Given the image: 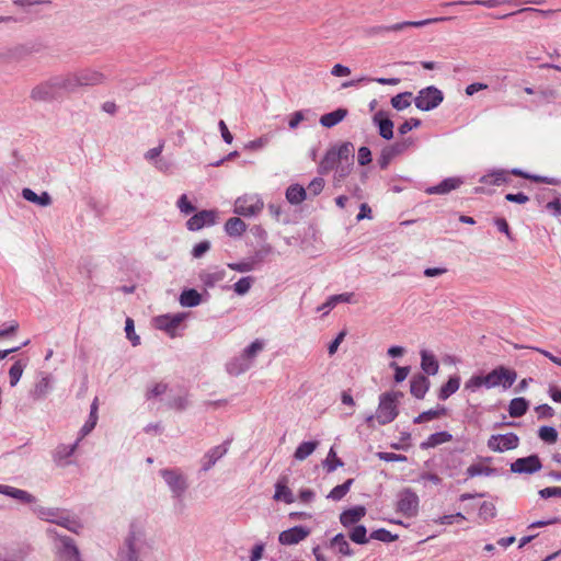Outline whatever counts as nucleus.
Returning <instances> with one entry per match:
<instances>
[{"mask_svg": "<svg viewBox=\"0 0 561 561\" xmlns=\"http://www.w3.org/2000/svg\"><path fill=\"white\" fill-rule=\"evenodd\" d=\"M353 151L354 148L348 142L330 149L320 163L321 170L323 172L340 171V176L343 178L353 164Z\"/></svg>", "mask_w": 561, "mask_h": 561, "instance_id": "nucleus-1", "label": "nucleus"}, {"mask_svg": "<svg viewBox=\"0 0 561 561\" xmlns=\"http://www.w3.org/2000/svg\"><path fill=\"white\" fill-rule=\"evenodd\" d=\"M402 398L399 391L385 392L379 397L378 407L375 414L366 417L370 424L385 425L392 422L398 415V403Z\"/></svg>", "mask_w": 561, "mask_h": 561, "instance_id": "nucleus-2", "label": "nucleus"}, {"mask_svg": "<svg viewBox=\"0 0 561 561\" xmlns=\"http://www.w3.org/2000/svg\"><path fill=\"white\" fill-rule=\"evenodd\" d=\"M486 389L501 388L506 390L517 380V373L505 366H497L486 375Z\"/></svg>", "mask_w": 561, "mask_h": 561, "instance_id": "nucleus-3", "label": "nucleus"}, {"mask_svg": "<svg viewBox=\"0 0 561 561\" xmlns=\"http://www.w3.org/2000/svg\"><path fill=\"white\" fill-rule=\"evenodd\" d=\"M519 438L514 433L491 435L486 442L488 448L493 453H505L518 447Z\"/></svg>", "mask_w": 561, "mask_h": 561, "instance_id": "nucleus-4", "label": "nucleus"}, {"mask_svg": "<svg viewBox=\"0 0 561 561\" xmlns=\"http://www.w3.org/2000/svg\"><path fill=\"white\" fill-rule=\"evenodd\" d=\"M443 101V93L435 87H427L419 92L415 98V106L421 111H431Z\"/></svg>", "mask_w": 561, "mask_h": 561, "instance_id": "nucleus-5", "label": "nucleus"}, {"mask_svg": "<svg viewBox=\"0 0 561 561\" xmlns=\"http://www.w3.org/2000/svg\"><path fill=\"white\" fill-rule=\"evenodd\" d=\"M262 208L263 202L255 195L239 197L234 203V213L241 216H253Z\"/></svg>", "mask_w": 561, "mask_h": 561, "instance_id": "nucleus-6", "label": "nucleus"}, {"mask_svg": "<svg viewBox=\"0 0 561 561\" xmlns=\"http://www.w3.org/2000/svg\"><path fill=\"white\" fill-rule=\"evenodd\" d=\"M310 535V529L305 526H294L278 534V542L282 546H294L304 541Z\"/></svg>", "mask_w": 561, "mask_h": 561, "instance_id": "nucleus-7", "label": "nucleus"}, {"mask_svg": "<svg viewBox=\"0 0 561 561\" xmlns=\"http://www.w3.org/2000/svg\"><path fill=\"white\" fill-rule=\"evenodd\" d=\"M185 319L184 313L163 314L153 319L154 325L159 330H163L171 336L175 335L178 325Z\"/></svg>", "mask_w": 561, "mask_h": 561, "instance_id": "nucleus-8", "label": "nucleus"}, {"mask_svg": "<svg viewBox=\"0 0 561 561\" xmlns=\"http://www.w3.org/2000/svg\"><path fill=\"white\" fill-rule=\"evenodd\" d=\"M541 469V462L535 455L525 458H518L511 465V470L515 473H534Z\"/></svg>", "mask_w": 561, "mask_h": 561, "instance_id": "nucleus-9", "label": "nucleus"}, {"mask_svg": "<svg viewBox=\"0 0 561 561\" xmlns=\"http://www.w3.org/2000/svg\"><path fill=\"white\" fill-rule=\"evenodd\" d=\"M366 515V507L363 505H356L353 507L345 508L340 514V523L344 528H351L355 526Z\"/></svg>", "mask_w": 561, "mask_h": 561, "instance_id": "nucleus-10", "label": "nucleus"}, {"mask_svg": "<svg viewBox=\"0 0 561 561\" xmlns=\"http://www.w3.org/2000/svg\"><path fill=\"white\" fill-rule=\"evenodd\" d=\"M217 214L214 210H203L191 217L187 221V229L191 231H197L206 226L215 224Z\"/></svg>", "mask_w": 561, "mask_h": 561, "instance_id": "nucleus-11", "label": "nucleus"}, {"mask_svg": "<svg viewBox=\"0 0 561 561\" xmlns=\"http://www.w3.org/2000/svg\"><path fill=\"white\" fill-rule=\"evenodd\" d=\"M419 507V497L415 493L411 491H404L401 494V497L398 502V508L408 515H413L416 513Z\"/></svg>", "mask_w": 561, "mask_h": 561, "instance_id": "nucleus-12", "label": "nucleus"}, {"mask_svg": "<svg viewBox=\"0 0 561 561\" xmlns=\"http://www.w3.org/2000/svg\"><path fill=\"white\" fill-rule=\"evenodd\" d=\"M374 122L378 125L379 134L382 138L390 140L393 137V123L379 112L374 116Z\"/></svg>", "mask_w": 561, "mask_h": 561, "instance_id": "nucleus-13", "label": "nucleus"}, {"mask_svg": "<svg viewBox=\"0 0 561 561\" xmlns=\"http://www.w3.org/2000/svg\"><path fill=\"white\" fill-rule=\"evenodd\" d=\"M462 181L459 178H448L442 181L438 185L431 186L426 190L427 194H446L456 190L461 185Z\"/></svg>", "mask_w": 561, "mask_h": 561, "instance_id": "nucleus-14", "label": "nucleus"}, {"mask_svg": "<svg viewBox=\"0 0 561 561\" xmlns=\"http://www.w3.org/2000/svg\"><path fill=\"white\" fill-rule=\"evenodd\" d=\"M453 435L449 432L442 431L430 435L424 442L421 443V448L430 449L438 445L449 443Z\"/></svg>", "mask_w": 561, "mask_h": 561, "instance_id": "nucleus-15", "label": "nucleus"}, {"mask_svg": "<svg viewBox=\"0 0 561 561\" xmlns=\"http://www.w3.org/2000/svg\"><path fill=\"white\" fill-rule=\"evenodd\" d=\"M421 368L425 374L435 376L438 373L439 364L433 354L428 353L427 351H422Z\"/></svg>", "mask_w": 561, "mask_h": 561, "instance_id": "nucleus-16", "label": "nucleus"}, {"mask_svg": "<svg viewBox=\"0 0 561 561\" xmlns=\"http://www.w3.org/2000/svg\"><path fill=\"white\" fill-rule=\"evenodd\" d=\"M430 388V381L424 376H415L411 380L410 391L417 398L423 399Z\"/></svg>", "mask_w": 561, "mask_h": 561, "instance_id": "nucleus-17", "label": "nucleus"}, {"mask_svg": "<svg viewBox=\"0 0 561 561\" xmlns=\"http://www.w3.org/2000/svg\"><path fill=\"white\" fill-rule=\"evenodd\" d=\"M461 379L459 376H451L449 379L444 383L438 391V398L440 400H447L450 396L456 393L460 388Z\"/></svg>", "mask_w": 561, "mask_h": 561, "instance_id": "nucleus-18", "label": "nucleus"}, {"mask_svg": "<svg viewBox=\"0 0 561 561\" xmlns=\"http://www.w3.org/2000/svg\"><path fill=\"white\" fill-rule=\"evenodd\" d=\"M273 499L275 501L285 502L286 504H291L295 502V496L284 480H279L275 484V493Z\"/></svg>", "mask_w": 561, "mask_h": 561, "instance_id": "nucleus-19", "label": "nucleus"}, {"mask_svg": "<svg viewBox=\"0 0 561 561\" xmlns=\"http://www.w3.org/2000/svg\"><path fill=\"white\" fill-rule=\"evenodd\" d=\"M446 20H447V18H432V19H425V20H420V21H405V22L393 24V25L389 26L388 30L398 32V31H402L403 28L409 27V26L421 27L424 25H428L431 23L443 22Z\"/></svg>", "mask_w": 561, "mask_h": 561, "instance_id": "nucleus-20", "label": "nucleus"}, {"mask_svg": "<svg viewBox=\"0 0 561 561\" xmlns=\"http://www.w3.org/2000/svg\"><path fill=\"white\" fill-rule=\"evenodd\" d=\"M331 547L335 548L341 556L352 557L353 550L343 534H336L331 539Z\"/></svg>", "mask_w": 561, "mask_h": 561, "instance_id": "nucleus-21", "label": "nucleus"}, {"mask_svg": "<svg viewBox=\"0 0 561 561\" xmlns=\"http://www.w3.org/2000/svg\"><path fill=\"white\" fill-rule=\"evenodd\" d=\"M346 114V110L339 108L336 111L322 115L320 118V124L328 128L333 127L340 122H342L345 118Z\"/></svg>", "mask_w": 561, "mask_h": 561, "instance_id": "nucleus-22", "label": "nucleus"}, {"mask_svg": "<svg viewBox=\"0 0 561 561\" xmlns=\"http://www.w3.org/2000/svg\"><path fill=\"white\" fill-rule=\"evenodd\" d=\"M507 181L506 174L504 171L497 170L493 171L486 175H483L480 179V182L486 187L490 186H500Z\"/></svg>", "mask_w": 561, "mask_h": 561, "instance_id": "nucleus-23", "label": "nucleus"}, {"mask_svg": "<svg viewBox=\"0 0 561 561\" xmlns=\"http://www.w3.org/2000/svg\"><path fill=\"white\" fill-rule=\"evenodd\" d=\"M270 139H271V137L267 134L261 135L257 138H254V139H251V140H248L247 142H244L243 149L247 152H251V153L259 152V151L263 150L268 145Z\"/></svg>", "mask_w": 561, "mask_h": 561, "instance_id": "nucleus-24", "label": "nucleus"}, {"mask_svg": "<svg viewBox=\"0 0 561 561\" xmlns=\"http://www.w3.org/2000/svg\"><path fill=\"white\" fill-rule=\"evenodd\" d=\"M528 409V402L525 398L518 397L510 401L508 414L512 417H519L526 413Z\"/></svg>", "mask_w": 561, "mask_h": 561, "instance_id": "nucleus-25", "label": "nucleus"}, {"mask_svg": "<svg viewBox=\"0 0 561 561\" xmlns=\"http://www.w3.org/2000/svg\"><path fill=\"white\" fill-rule=\"evenodd\" d=\"M245 229V224L238 217L230 218L225 225V231L231 237H240Z\"/></svg>", "mask_w": 561, "mask_h": 561, "instance_id": "nucleus-26", "label": "nucleus"}, {"mask_svg": "<svg viewBox=\"0 0 561 561\" xmlns=\"http://www.w3.org/2000/svg\"><path fill=\"white\" fill-rule=\"evenodd\" d=\"M286 198L290 204H300L306 199V190L298 184L290 185L286 191Z\"/></svg>", "mask_w": 561, "mask_h": 561, "instance_id": "nucleus-27", "label": "nucleus"}, {"mask_svg": "<svg viewBox=\"0 0 561 561\" xmlns=\"http://www.w3.org/2000/svg\"><path fill=\"white\" fill-rule=\"evenodd\" d=\"M317 447V442H304L296 448L294 457L298 461H304L306 458L313 454Z\"/></svg>", "mask_w": 561, "mask_h": 561, "instance_id": "nucleus-28", "label": "nucleus"}, {"mask_svg": "<svg viewBox=\"0 0 561 561\" xmlns=\"http://www.w3.org/2000/svg\"><path fill=\"white\" fill-rule=\"evenodd\" d=\"M23 197L34 204L41 205V206H47L50 203V197L47 193H43L42 195H37L35 192H33L30 188H24L22 192Z\"/></svg>", "mask_w": 561, "mask_h": 561, "instance_id": "nucleus-29", "label": "nucleus"}, {"mask_svg": "<svg viewBox=\"0 0 561 561\" xmlns=\"http://www.w3.org/2000/svg\"><path fill=\"white\" fill-rule=\"evenodd\" d=\"M201 302V295L195 289L184 290L180 296V304L183 307H195Z\"/></svg>", "mask_w": 561, "mask_h": 561, "instance_id": "nucleus-30", "label": "nucleus"}, {"mask_svg": "<svg viewBox=\"0 0 561 561\" xmlns=\"http://www.w3.org/2000/svg\"><path fill=\"white\" fill-rule=\"evenodd\" d=\"M482 387L486 388V376L473 375L465 382L463 389L473 393Z\"/></svg>", "mask_w": 561, "mask_h": 561, "instance_id": "nucleus-31", "label": "nucleus"}, {"mask_svg": "<svg viewBox=\"0 0 561 561\" xmlns=\"http://www.w3.org/2000/svg\"><path fill=\"white\" fill-rule=\"evenodd\" d=\"M352 484H353V480L348 479L343 484L336 485L335 488H333L330 491V493L327 495V497L329 500H332V501H340V500H342L348 493Z\"/></svg>", "mask_w": 561, "mask_h": 561, "instance_id": "nucleus-32", "label": "nucleus"}, {"mask_svg": "<svg viewBox=\"0 0 561 561\" xmlns=\"http://www.w3.org/2000/svg\"><path fill=\"white\" fill-rule=\"evenodd\" d=\"M348 536L355 543L365 545L368 542L367 528L364 525L354 526Z\"/></svg>", "mask_w": 561, "mask_h": 561, "instance_id": "nucleus-33", "label": "nucleus"}, {"mask_svg": "<svg viewBox=\"0 0 561 561\" xmlns=\"http://www.w3.org/2000/svg\"><path fill=\"white\" fill-rule=\"evenodd\" d=\"M323 467L329 471L332 472L336 470L337 468L343 467L342 460L337 457L336 451L334 448H330L328 456L325 460L323 461Z\"/></svg>", "mask_w": 561, "mask_h": 561, "instance_id": "nucleus-34", "label": "nucleus"}, {"mask_svg": "<svg viewBox=\"0 0 561 561\" xmlns=\"http://www.w3.org/2000/svg\"><path fill=\"white\" fill-rule=\"evenodd\" d=\"M493 473V469L482 463H473L467 468V474L470 478H476L480 476H491Z\"/></svg>", "mask_w": 561, "mask_h": 561, "instance_id": "nucleus-35", "label": "nucleus"}, {"mask_svg": "<svg viewBox=\"0 0 561 561\" xmlns=\"http://www.w3.org/2000/svg\"><path fill=\"white\" fill-rule=\"evenodd\" d=\"M0 493L12 496V497L21 500V501H26V502L31 501V496L26 492L15 489V488H12V486H9V485H0Z\"/></svg>", "mask_w": 561, "mask_h": 561, "instance_id": "nucleus-36", "label": "nucleus"}, {"mask_svg": "<svg viewBox=\"0 0 561 561\" xmlns=\"http://www.w3.org/2000/svg\"><path fill=\"white\" fill-rule=\"evenodd\" d=\"M410 98L411 93L397 94L391 99V104L396 110L403 111L411 105Z\"/></svg>", "mask_w": 561, "mask_h": 561, "instance_id": "nucleus-37", "label": "nucleus"}, {"mask_svg": "<svg viewBox=\"0 0 561 561\" xmlns=\"http://www.w3.org/2000/svg\"><path fill=\"white\" fill-rule=\"evenodd\" d=\"M96 422H98V400L95 399L91 405L89 421L82 427L83 435H87L88 433H90L96 425Z\"/></svg>", "mask_w": 561, "mask_h": 561, "instance_id": "nucleus-38", "label": "nucleus"}, {"mask_svg": "<svg viewBox=\"0 0 561 561\" xmlns=\"http://www.w3.org/2000/svg\"><path fill=\"white\" fill-rule=\"evenodd\" d=\"M370 537L375 540H379L382 542H392L398 539V535H393L389 530L383 529V528L374 530L370 534Z\"/></svg>", "mask_w": 561, "mask_h": 561, "instance_id": "nucleus-39", "label": "nucleus"}, {"mask_svg": "<svg viewBox=\"0 0 561 561\" xmlns=\"http://www.w3.org/2000/svg\"><path fill=\"white\" fill-rule=\"evenodd\" d=\"M24 371V365L21 362L13 364L9 370L10 383L12 387L16 386Z\"/></svg>", "mask_w": 561, "mask_h": 561, "instance_id": "nucleus-40", "label": "nucleus"}, {"mask_svg": "<svg viewBox=\"0 0 561 561\" xmlns=\"http://www.w3.org/2000/svg\"><path fill=\"white\" fill-rule=\"evenodd\" d=\"M446 413L445 408H440L438 410H428L423 413H421L419 416L414 419V423H422L425 421H430L436 417H439L440 415H444Z\"/></svg>", "mask_w": 561, "mask_h": 561, "instance_id": "nucleus-41", "label": "nucleus"}, {"mask_svg": "<svg viewBox=\"0 0 561 561\" xmlns=\"http://www.w3.org/2000/svg\"><path fill=\"white\" fill-rule=\"evenodd\" d=\"M164 479L167 483L173 489V491H180L184 488L183 479L174 472H165Z\"/></svg>", "mask_w": 561, "mask_h": 561, "instance_id": "nucleus-42", "label": "nucleus"}, {"mask_svg": "<svg viewBox=\"0 0 561 561\" xmlns=\"http://www.w3.org/2000/svg\"><path fill=\"white\" fill-rule=\"evenodd\" d=\"M539 437L548 443H556L558 438V433L554 427L551 426H542L539 430Z\"/></svg>", "mask_w": 561, "mask_h": 561, "instance_id": "nucleus-43", "label": "nucleus"}, {"mask_svg": "<svg viewBox=\"0 0 561 561\" xmlns=\"http://www.w3.org/2000/svg\"><path fill=\"white\" fill-rule=\"evenodd\" d=\"M50 389V379L47 377H44L41 379V381L35 386L33 396L35 398L44 397Z\"/></svg>", "mask_w": 561, "mask_h": 561, "instance_id": "nucleus-44", "label": "nucleus"}, {"mask_svg": "<svg viewBox=\"0 0 561 561\" xmlns=\"http://www.w3.org/2000/svg\"><path fill=\"white\" fill-rule=\"evenodd\" d=\"M125 331L127 334V337L131 341L133 345H138L140 342L139 336L135 333V327L134 321L128 318L125 323Z\"/></svg>", "mask_w": 561, "mask_h": 561, "instance_id": "nucleus-45", "label": "nucleus"}, {"mask_svg": "<svg viewBox=\"0 0 561 561\" xmlns=\"http://www.w3.org/2000/svg\"><path fill=\"white\" fill-rule=\"evenodd\" d=\"M377 457L380 460H383L386 462H404V461H407L405 456L393 454V453H378Z\"/></svg>", "mask_w": 561, "mask_h": 561, "instance_id": "nucleus-46", "label": "nucleus"}, {"mask_svg": "<svg viewBox=\"0 0 561 561\" xmlns=\"http://www.w3.org/2000/svg\"><path fill=\"white\" fill-rule=\"evenodd\" d=\"M456 4H477V5H484L486 8H494V7H497L500 4H503L505 3V0H474V1H471V2H466V1H458V2H455Z\"/></svg>", "mask_w": 561, "mask_h": 561, "instance_id": "nucleus-47", "label": "nucleus"}, {"mask_svg": "<svg viewBox=\"0 0 561 561\" xmlns=\"http://www.w3.org/2000/svg\"><path fill=\"white\" fill-rule=\"evenodd\" d=\"M61 558L67 559L69 561H79L78 551L70 543H65L64 550L61 552Z\"/></svg>", "mask_w": 561, "mask_h": 561, "instance_id": "nucleus-48", "label": "nucleus"}, {"mask_svg": "<svg viewBox=\"0 0 561 561\" xmlns=\"http://www.w3.org/2000/svg\"><path fill=\"white\" fill-rule=\"evenodd\" d=\"M251 278L250 277H243L241 279H239L236 284H234V290L237 294L239 295H244L249 291L250 287H251Z\"/></svg>", "mask_w": 561, "mask_h": 561, "instance_id": "nucleus-49", "label": "nucleus"}, {"mask_svg": "<svg viewBox=\"0 0 561 561\" xmlns=\"http://www.w3.org/2000/svg\"><path fill=\"white\" fill-rule=\"evenodd\" d=\"M390 366L394 368V380L397 382H402L410 374V369L408 367H399L396 363H391Z\"/></svg>", "mask_w": 561, "mask_h": 561, "instance_id": "nucleus-50", "label": "nucleus"}, {"mask_svg": "<svg viewBox=\"0 0 561 561\" xmlns=\"http://www.w3.org/2000/svg\"><path fill=\"white\" fill-rule=\"evenodd\" d=\"M512 173L515 174V175H518V176L530 179V180H533L535 182H546V183H549V184L554 183L553 181H550L547 178H542V176H538V175H531V174L525 173L524 171H522L519 169H513Z\"/></svg>", "mask_w": 561, "mask_h": 561, "instance_id": "nucleus-51", "label": "nucleus"}, {"mask_svg": "<svg viewBox=\"0 0 561 561\" xmlns=\"http://www.w3.org/2000/svg\"><path fill=\"white\" fill-rule=\"evenodd\" d=\"M323 186H324V182L322 179L320 178H317L314 180H312L309 185H308V191L312 194V195H319L322 190H323Z\"/></svg>", "mask_w": 561, "mask_h": 561, "instance_id": "nucleus-52", "label": "nucleus"}, {"mask_svg": "<svg viewBox=\"0 0 561 561\" xmlns=\"http://www.w3.org/2000/svg\"><path fill=\"white\" fill-rule=\"evenodd\" d=\"M357 159L359 164L365 165L371 161V152L367 147H360L358 149Z\"/></svg>", "mask_w": 561, "mask_h": 561, "instance_id": "nucleus-53", "label": "nucleus"}, {"mask_svg": "<svg viewBox=\"0 0 561 561\" xmlns=\"http://www.w3.org/2000/svg\"><path fill=\"white\" fill-rule=\"evenodd\" d=\"M334 77H347L351 75V69L342 64H335L331 70Z\"/></svg>", "mask_w": 561, "mask_h": 561, "instance_id": "nucleus-54", "label": "nucleus"}, {"mask_svg": "<svg viewBox=\"0 0 561 561\" xmlns=\"http://www.w3.org/2000/svg\"><path fill=\"white\" fill-rule=\"evenodd\" d=\"M420 124H421V122L417 118H411V119L404 122L402 125H400L399 131H400V134H407L410 130H412L413 128L419 127Z\"/></svg>", "mask_w": 561, "mask_h": 561, "instance_id": "nucleus-55", "label": "nucleus"}, {"mask_svg": "<svg viewBox=\"0 0 561 561\" xmlns=\"http://www.w3.org/2000/svg\"><path fill=\"white\" fill-rule=\"evenodd\" d=\"M218 127H219V130H220V134H221V137L224 139V141L228 145L232 144L233 141V136L231 135V133L229 131L226 123L224 121H220L218 123Z\"/></svg>", "mask_w": 561, "mask_h": 561, "instance_id": "nucleus-56", "label": "nucleus"}, {"mask_svg": "<svg viewBox=\"0 0 561 561\" xmlns=\"http://www.w3.org/2000/svg\"><path fill=\"white\" fill-rule=\"evenodd\" d=\"M179 208L182 213L184 214H190L194 210V207L193 205L190 203L188 198L186 195H182L179 199Z\"/></svg>", "mask_w": 561, "mask_h": 561, "instance_id": "nucleus-57", "label": "nucleus"}, {"mask_svg": "<svg viewBox=\"0 0 561 561\" xmlns=\"http://www.w3.org/2000/svg\"><path fill=\"white\" fill-rule=\"evenodd\" d=\"M210 248L209 241H203L196 244L193 248V255L194 257H201L204 253H206Z\"/></svg>", "mask_w": 561, "mask_h": 561, "instance_id": "nucleus-58", "label": "nucleus"}, {"mask_svg": "<svg viewBox=\"0 0 561 561\" xmlns=\"http://www.w3.org/2000/svg\"><path fill=\"white\" fill-rule=\"evenodd\" d=\"M506 201L517 204H525L528 202V196L523 193L517 194H507L505 196Z\"/></svg>", "mask_w": 561, "mask_h": 561, "instance_id": "nucleus-59", "label": "nucleus"}, {"mask_svg": "<svg viewBox=\"0 0 561 561\" xmlns=\"http://www.w3.org/2000/svg\"><path fill=\"white\" fill-rule=\"evenodd\" d=\"M494 224H495V226L497 227V229L500 231L505 233L508 239H512V234H511V231H510V228H508V224H507V221L505 219L497 218V219H495Z\"/></svg>", "mask_w": 561, "mask_h": 561, "instance_id": "nucleus-60", "label": "nucleus"}, {"mask_svg": "<svg viewBox=\"0 0 561 561\" xmlns=\"http://www.w3.org/2000/svg\"><path fill=\"white\" fill-rule=\"evenodd\" d=\"M333 298V301L337 305L340 302H347L351 304L354 301V294L352 293H345L340 295L331 296Z\"/></svg>", "mask_w": 561, "mask_h": 561, "instance_id": "nucleus-61", "label": "nucleus"}, {"mask_svg": "<svg viewBox=\"0 0 561 561\" xmlns=\"http://www.w3.org/2000/svg\"><path fill=\"white\" fill-rule=\"evenodd\" d=\"M263 552H264V545L263 543L255 545L251 551L250 561H260L262 559Z\"/></svg>", "mask_w": 561, "mask_h": 561, "instance_id": "nucleus-62", "label": "nucleus"}, {"mask_svg": "<svg viewBox=\"0 0 561 561\" xmlns=\"http://www.w3.org/2000/svg\"><path fill=\"white\" fill-rule=\"evenodd\" d=\"M541 497L561 496V488H546L539 491Z\"/></svg>", "mask_w": 561, "mask_h": 561, "instance_id": "nucleus-63", "label": "nucleus"}, {"mask_svg": "<svg viewBox=\"0 0 561 561\" xmlns=\"http://www.w3.org/2000/svg\"><path fill=\"white\" fill-rule=\"evenodd\" d=\"M547 208L552 213L553 216H561V201L554 199L547 204Z\"/></svg>", "mask_w": 561, "mask_h": 561, "instance_id": "nucleus-64", "label": "nucleus"}]
</instances>
